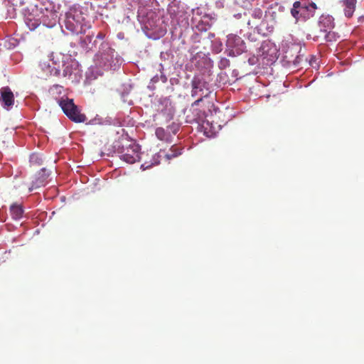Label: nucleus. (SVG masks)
Returning a JSON list of instances; mask_svg holds the SVG:
<instances>
[{
    "label": "nucleus",
    "instance_id": "nucleus-1",
    "mask_svg": "<svg viewBox=\"0 0 364 364\" xmlns=\"http://www.w3.org/2000/svg\"><path fill=\"white\" fill-rule=\"evenodd\" d=\"M282 16L272 7L269 6L264 15L260 23L255 25L259 33L267 35L274 31L275 27L282 21Z\"/></svg>",
    "mask_w": 364,
    "mask_h": 364
},
{
    "label": "nucleus",
    "instance_id": "nucleus-2",
    "mask_svg": "<svg viewBox=\"0 0 364 364\" xmlns=\"http://www.w3.org/2000/svg\"><path fill=\"white\" fill-rule=\"evenodd\" d=\"M58 104L64 114L73 122L82 123L87 120V117L80 112L77 106L75 105L73 100L68 97H62L58 101Z\"/></svg>",
    "mask_w": 364,
    "mask_h": 364
},
{
    "label": "nucleus",
    "instance_id": "nucleus-3",
    "mask_svg": "<svg viewBox=\"0 0 364 364\" xmlns=\"http://www.w3.org/2000/svg\"><path fill=\"white\" fill-rule=\"evenodd\" d=\"M58 104L64 114L73 122L82 123L87 120V117L80 112L77 106L75 105L73 100L68 97H62L58 101Z\"/></svg>",
    "mask_w": 364,
    "mask_h": 364
},
{
    "label": "nucleus",
    "instance_id": "nucleus-4",
    "mask_svg": "<svg viewBox=\"0 0 364 364\" xmlns=\"http://www.w3.org/2000/svg\"><path fill=\"white\" fill-rule=\"evenodd\" d=\"M210 93V92L206 88V83L205 82H202L200 80H193L192 81L191 96L198 97L199 98L192 103L191 109L193 112L197 111L196 107H198L200 103H203L204 98H207Z\"/></svg>",
    "mask_w": 364,
    "mask_h": 364
},
{
    "label": "nucleus",
    "instance_id": "nucleus-5",
    "mask_svg": "<svg viewBox=\"0 0 364 364\" xmlns=\"http://www.w3.org/2000/svg\"><path fill=\"white\" fill-rule=\"evenodd\" d=\"M139 146L136 144H129L123 151L119 158L127 164H134L140 159Z\"/></svg>",
    "mask_w": 364,
    "mask_h": 364
},
{
    "label": "nucleus",
    "instance_id": "nucleus-6",
    "mask_svg": "<svg viewBox=\"0 0 364 364\" xmlns=\"http://www.w3.org/2000/svg\"><path fill=\"white\" fill-rule=\"evenodd\" d=\"M226 45L233 55H240L246 51V46L241 37L235 34H230L227 37Z\"/></svg>",
    "mask_w": 364,
    "mask_h": 364
},
{
    "label": "nucleus",
    "instance_id": "nucleus-7",
    "mask_svg": "<svg viewBox=\"0 0 364 364\" xmlns=\"http://www.w3.org/2000/svg\"><path fill=\"white\" fill-rule=\"evenodd\" d=\"M49 176V172L46 168H42L36 174L34 180L32 181V185L29 188V191L45 186L48 183V178Z\"/></svg>",
    "mask_w": 364,
    "mask_h": 364
},
{
    "label": "nucleus",
    "instance_id": "nucleus-8",
    "mask_svg": "<svg viewBox=\"0 0 364 364\" xmlns=\"http://www.w3.org/2000/svg\"><path fill=\"white\" fill-rule=\"evenodd\" d=\"M1 98L4 107L9 109L14 103V93L9 87H4L0 90Z\"/></svg>",
    "mask_w": 364,
    "mask_h": 364
},
{
    "label": "nucleus",
    "instance_id": "nucleus-9",
    "mask_svg": "<svg viewBox=\"0 0 364 364\" xmlns=\"http://www.w3.org/2000/svg\"><path fill=\"white\" fill-rule=\"evenodd\" d=\"M300 13L303 16V19L309 18L314 15L316 9H318L317 4L314 2H300Z\"/></svg>",
    "mask_w": 364,
    "mask_h": 364
},
{
    "label": "nucleus",
    "instance_id": "nucleus-10",
    "mask_svg": "<svg viewBox=\"0 0 364 364\" xmlns=\"http://www.w3.org/2000/svg\"><path fill=\"white\" fill-rule=\"evenodd\" d=\"M24 21L26 26L31 31L35 30L38 26L41 25V23L45 26H49L46 24V22L44 19L41 20L36 18L33 14H28L26 15Z\"/></svg>",
    "mask_w": 364,
    "mask_h": 364
},
{
    "label": "nucleus",
    "instance_id": "nucleus-11",
    "mask_svg": "<svg viewBox=\"0 0 364 364\" xmlns=\"http://www.w3.org/2000/svg\"><path fill=\"white\" fill-rule=\"evenodd\" d=\"M319 26L321 31H328L334 27V18L330 15H321L319 18Z\"/></svg>",
    "mask_w": 364,
    "mask_h": 364
},
{
    "label": "nucleus",
    "instance_id": "nucleus-12",
    "mask_svg": "<svg viewBox=\"0 0 364 364\" xmlns=\"http://www.w3.org/2000/svg\"><path fill=\"white\" fill-rule=\"evenodd\" d=\"M40 66L41 68V70L46 73L47 76L49 75H54V76H58L59 75V70L58 67H53L51 64L46 61H42L40 63Z\"/></svg>",
    "mask_w": 364,
    "mask_h": 364
},
{
    "label": "nucleus",
    "instance_id": "nucleus-13",
    "mask_svg": "<svg viewBox=\"0 0 364 364\" xmlns=\"http://www.w3.org/2000/svg\"><path fill=\"white\" fill-rule=\"evenodd\" d=\"M344 13L346 17H352L356 5V0H343Z\"/></svg>",
    "mask_w": 364,
    "mask_h": 364
},
{
    "label": "nucleus",
    "instance_id": "nucleus-14",
    "mask_svg": "<svg viewBox=\"0 0 364 364\" xmlns=\"http://www.w3.org/2000/svg\"><path fill=\"white\" fill-rule=\"evenodd\" d=\"M204 107L205 102L203 103H200L198 107H196V108L198 109L197 111L193 112V110L191 109L193 114L196 117V119L198 120V122H204V119L208 115V113Z\"/></svg>",
    "mask_w": 364,
    "mask_h": 364
},
{
    "label": "nucleus",
    "instance_id": "nucleus-15",
    "mask_svg": "<svg viewBox=\"0 0 364 364\" xmlns=\"http://www.w3.org/2000/svg\"><path fill=\"white\" fill-rule=\"evenodd\" d=\"M50 60L52 62L53 67H58L59 70V73H60V67L65 66L63 63V55L61 53H53L50 55Z\"/></svg>",
    "mask_w": 364,
    "mask_h": 364
},
{
    "label": "nucleus",
    "instance_id": "nucleus-16",
    "mask_svg": "<svg viewBox=\"0 0 364 364\" xmlns=\"http://www.w3.org/2000/svg\"><path fill=\"white\" fill-rule=\"evenodd\" d=\"M11 214L12 218L15 220H18L22 218L23 210L21 205L14 204L10 208Z\"/></svg>",
    "mask_w": 364,
    "mask_h": 364
},
{
    "label": "nucleus",
    "instance_id": "nucleus-17",
    "mask_svg": "<svg viewBox=\"0 0 364 364\" xmlns=\"http://www.w3.org/2000/svg\"><path fill=\"white\" fill-rule=\"evenodd\" d=\"M299 7H300V1H296L293 4V8L291 9V14L296 21L303 19V16L300 13Z\"/></svg>",
    "mask_w": 364,
    "mask_h": 364
},
{
    "label": "nucleus",
    "instance_id": "nucleus-18",
    "mask_svg": "<svg viewBox=\"0 0 364 364\" xmlns=\"http://www.w3.org/2000/svg\"><path fill=\"white\" fill-rule=\"evenodd\" d=\"M181 154V149L176 146H172L169 150V152L164 155V157L167 160H171L173 158H176Z\"/></svg>",
    "mask_w": 364,
    "mask_h": 364
},
{
    "label": "nucleus",
    "instance_id": "nucleus-19",
    "mask_svg": "<svg viewBox=\"0 0 364 364\" xmlns=\"http://www.w3.org/2000/svg\"><path fill=\"white\" fill-rule=\"evenodd\" d=\"M156 136L160 140H166L167 139L168 134L166 132L165 129L162 127H158L155 132Z\"/></svg>",
    "mask_w": 364,
    "mask_h": 364
},
{
    "label": "nucleus",
    "instance_id": "nucleus-20",
    "mask_svg": "<svg viewBox=\"0 0 364 364\" xmlns=\"http://www.w3.org/2000/svg\"><path fill=\"white\" fill-rule=\"evenodd\" d=\"M252 17L255 19L260 20L264 18V14L261 9L259 8H255L252 11Z\"/></svg>",
    "mask_w": 364,
    "mask_h": 364
},
{
    "label": "nucleus",
    "instance_id": "nucleus-21",
    "mask_svg": "<svg viewBox=\"0 0 364 364\" xmlns=\"http://www.w3.org/2000/svg\"><path fill=\"white\" fill-rule=\"evenodd\" d=\"M323 32L325 33L324 37L326 41H336V34L335 33L331 32V30Z\"/></svg>",
    "mask_w": 364,
    "mask_h": 364
},
{
    "label": "nucleus",
    "instance_id": "nucleus-22",
    "mask_svg": "<svg viewBox=\"0 0 364 364\" xmlns=\"http://www.w3.org/2000/svg\"><path fill=\"white\" fill-rule=\"evenodd\" d=\"M63 75L64 77L70 76L72 75V70L68 65H65Z\"/></svg>",
    "mask_w": 364,
    "mask_h": 364
},
{
    "label": "nucleus",
    "instance_id": "nucleus-23",
    "mask_svg": "<svg viewBox=\"0 0 364 364\" xmlns=\"http://www.w3.org/2000/svg\"><path fill=\"white\" fill-rule=\"evenodd\" d=\"M213 104L211 102H210V101H208V102H207V106H206V107H207V108H208V112H210V107H213Z\"/></svg>",
    "mask_w": 364,
    "mask_h": 364
},
{
    "label": "nucleus",
    "instance_id": "nucleus-24",
    "mask_svg": "<svg viewBox=\"0 0 364 364\" xmlns=\"http://www.w3.org/2000/svg\"><path fill=\"white\" fill-rule=\"evenodd\" d=\"M37 159H38V156L36 155H32L31 160V161H33L34 160H36Z\"/></svg>",
    "mask_w": 364,
    "mask_h": 364
},
{
    "label": "nucleus",
    "instance_id": "nucleus-25",
    "mask_svg": "<svg viewBox=\"0 0 364 364\" xmlns=\"http://www.w3.org/2000/svg\"><path fill=\"white\" fill-rule=\"evenodd\" d=\"M161 151L159 152V154L158 155H156L155 157H156L157 159H159L160 156H161Z\"/></svg>",
    "mask_w": 364,
    "mask_h": 364
},
{
    "label": "nucleus",
    "instance_id": "nucleus-26",
    "mask_svg": "<svg viewBox=\"0 0 364 364\" xmlns=\"http://www.w3.org/2000/svg\"><path fill=\"white\" fill-rule=\"evenodd\" d=\"M53 87L56 88V89H58V88H62L59 85H54Z\"/></svg>",
    "mask_w": 364,
    "mask_h": 364
},
{
    "label": "nucleus",
    "instance_id": "nucleus-27",
    "mask_svg": "<svg viewBox=\"0 0 364 364\" xmlns=\"http://www.w3.org/2000/svg\"><path fill=\"white\" fill-rule=\"evenodd\" d=\"M247 24L249 26H251V27H253V25L251 24V21H248Z\"/></svg>",
    "mask_w": 364,
    "mask_h": 364
},
{
    "label": "nucleus",
    "instance_id": "nucleus-28",
    "mask_svg": "<svg viewBox=\"0 0 364 364\" xmlns=\"http://www.w3.org/2000/svg\"><path fill=\"white\" fill-rule=\"evenodd\" d=\"M150 166H151V165H146L145 168H149Z\"/></svg>",
    "mask_w": 364,
    "mask_h": 364
},
{
    "label": "nucleus",
    "instance_id": "nucleus-29",
    "mask_svg": "<svg viewBox=\"0 0 364 364\" xmlns=\"http://www.w3.org/2000/svg\"><path fill=\"white\" fill-rule=\"evenodd\" d=\"M236 16H237V17L239 18V17H240V16H241V14H237Z\"/></svg>",
    "mask_w": 364,
    "mask_h": 364
},
{
    "label": "nucleus",
    "instance_id": "nucleus-30",
    "mask_svg": "<svg viewBox=\"0 0 364 364\" xmlns=\"http://www.w3.org/2000/svg\"><path fill=\"white\" fill-rule=\"evenodd\" d=\"M159 164V161H155V163H154V164H156V165Z\"/></svg>",
    "mask_w": 364,
    "mask_h": 364
}]
</instances>
